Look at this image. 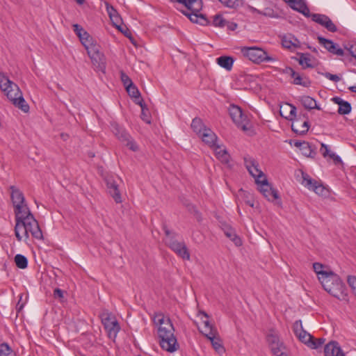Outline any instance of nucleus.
I'll return each instance as SVG.
<instances>
[{
	"instance_id": "1",
	"label": "nucleus",
	"mask_w": 356,
	"mask_h": 356,
	"mask_svg": "<svg viewBox=\"0 0 356 356\" xmlns=\"http://www.w3.org/2000/svg\"><path fill=\"white\" fill-rule=\"evenodd\" d=\"M153 321L158 327L161 347L170 353L176 351L179 346L175 336V328L170 318L161 312H158L154 314Z\"/></svg>"
},
{
	"instance_id": "2",
	"label": "nucleus",
	"mask_w": 356,
	"mask_h": 356,
	"mask_svg": "<svg viewBox=\"0 0 356 356\" xmlns=\"http://www.w3.org/2000/svg\"><path fill=\"white\" fill-rule=\"evenodd\" d=\"M25 213H22L19 216L15 217L19 221L22 229L24 231L25 237L29 238V233H31L33 237L37 239L42 238V233L40 228L38 221L34 218L33 215L29 211H25Z\"/></svg>"
},
{
	"instance_id": "3",
	"label": "nucleus",
	"mask_w": 356,
	"mask_h": 356,
	"mask_svg": "<svg viewBox=\"0 0 356 356\" xmlns=\"http://www.w3.org/2000/svg\"><path fill=\"white\" fill-rule=\"evenodd\" d=\"M323 289L334 297L341 299L346 294L345 286L339 276L334 272H330L323 280L320 282Z\"/></svg>"
},
{
	"instance_id": "4",
	"label": "nucleus",
	"mask_w": 356,
	"mask_h": 356,
	"mask_svg": "<svg viewBox=\"0 0 356 356\" xmlns=\"http://www.w3.org/2000/svg\"><path fill=\"white\" fill-rule=\"evenodd\" d=\"M287 106L290 107V111L289 115L285 116V118L292 121V131L300 135L307 134L309 129L307 114H303L302 118L301 115L296 117V107L290 104H288Z\"/></svg>"
},
{
	"instance_id": "5",
	"label": "nucleus",
	"mask_w": 356,
	"mask_h": 356,
	"mask_svg": "<svg viewBox=\"0 0 356 356\" xmlns=\"http://www.w3.org/2000/svg\"><path fill=\"white\" fill-rule=\"evenodd\" d=\"M163 229L166 236L165 243L167 245L183 259L189 260L190 253L185 243L177 241L175 239L176 233L171 232L166 226H163Z\"/></svg>"
},
{
	"instance_id": "6",
	"label": "nucleus",
	"mask_w": 356,
	"mask_h": 356,
	"mask_svg": "<svg viewBox=\"0 0 356 356\" xmlns=\"http://www.w3.org/2000/svg\"><path fill=\"white\" fill-rule=\"evenodd\" d=\"M241 53L244 57L255 63L274 62L275 58L268 55L267 52L261 48L257 47H243Z\"/></svg>"
},
{
	"instance_id": "7",
	"label": "nucleus",
	"mask_w": 356,
	"mask_h": 356,
	"mask_svg": "<svg viewBox=\"0 0 356 356\" xmlns=\"http://www.w3.org/2000/svg\"><path fill=\"white\" fill-rule=\"evenodd\" d=\"M292 9L302 13L305 17H311L314 22H332L331 19L325 15L312 14L310 15L309 9L307 6L305 0H283Z\"/></svg>"
},
{
	"instance_id": "8",
	"label": "nucleus",
	"mask_w": 356,
	"mask_h": 356,
	"mask_svg": "<svg viewBox=\"0 0 356 356\" xmlns=\"http://www.w3.org/2000/svg\"><path fill=\"white\" fill-rule=\"evenodd\" d=\"M102 323L107 332L108 337L111 339H115L120 330L118 321L111 314L104 312L100 314Z\"/></svg>"
},
{
	"instance_id": "9",
	"label": "nucleus",
	"mask_w": 356,
	"mask_h": 356,
	"mask_svg": "<svg viewBox=\"0 0 356 356\" xmlns=\"http://www.w3.org/2000/svg\"><path fill=\"white\" fill-rule=\"evenodd\" d=\"M0 88L12 103L13 99L22 94L18 86L2 73H0Z\"/></svg>"
},
{
	"instance_id": "10",
	"label": "nucleus",
	"mask_w": 356,
	"mask_h": 356,
	"mask_svg": "<svg viewBox=\"0 0 356 356\" xmlns=\"http://www.w3.org/2000/svg\"><path fill=\"white\" fill-rule=\"evenodd\" d=\"M11 191V200L15 208V217L22 213H25V211H29V207L24 203L25 199L23 193L15 186L10 187Z\"/></svg>"
},
{
	"instance_id": "11",
	"label": "nucleus",
	"mask_w": 356,
	"mask_h": 356,
	"mask_svg": "<svg viewBox=\"0 0 356 356\" xmlns=\"http://www.w3.org/2000/svg\"><path fill=\"white\" fill-rule=\"evenodd\" d=\"M229 113L233 122L238 128H241L243 131L249 129L250 122L248 116L243 113L239 106L234 104L230 105Z\"/></svg>"
},
{
	"instance_id": "12",
	"label": "nucleus",
	"mask_w": 356,
	"mask_h": 356,
	"mask_svg": "<svg viewBox=\"0 0 356 356\" xmlns=\"http://www.w3.org/2000/svg\"><path fill=\"white\" fill-rule=\"evenodd\" d=\"M112 131L116 137L123 143H124L130 149L136 152L138 149L136 143L132 140L131 136L125 131L124 128L117 123L111 124Z\"/></svg>"
},
{
	"instance_id": "13",
	"label": "nucleus",
	"mask_w": 356,
	"mask_h": 356,
	"mask_svg": "<svg viewBox=\"0 0 356 356\" xmlns=\"http://www.w3.org/2000/svg\"><path fill=\"white\" fill-rule=\"evenodd\" d=\"M87 51L88 55L95 65H100L104 62V56L100 51V46L94 40L83 45Z\"/></svg>"
},
{
	"instance_id": "14",
	"label": "nucleus",
	"mask_w": 356,
	"mask_h": 356,
	"mask_svg": "<svg viewBox=\"0 0 356 356\" xmlns=\"http://www.w3.org/2000/svg\"><path fill=\"white\" fill-rule=\"evenodd\" d=\"M244 164L251 176L255 179L256 183H259L264 178H266L264 173L259 169L258 162L252 157L245 156Z\"/></svg>"
},
{
	"instance_id": "15",
	"label": "nucleus",
	"mask_w": 356,
	"mask_h": 356,
	"mask_svg": "<svg viewBox=\"0 0 356 356\" xmlns=\"http://www.w3.org/2000/svg\"><path fill=\"white\" fill-rule=\"evenodd\" d=\"M302 184L309 190H312L316 194L321 196H325L327 193L326 188L322 184L315 179H312L307 174L302 172Z\"/></svg>"
},
{
	"instance_id": "16",
	"label": "nucleus",
	"mask_w": 356,
	"mask_h": 356,
	"mask_svg": "<svg viewBox=\"0 0 356 356\" xmlns=\"http://www.w3.org/2000/svg\"><path fill=\"white\" fill-rule=\"evenodd\" d=\"M256 184L258 185L259 191L268 200L273 202L279 198L277 190L271 186L266 178Z\"/></svg>"
},
{
	"instance_id": "17",
	"label": "nucleus",
	"mask_w": 356,
	"mask_h": 356,
	"mask_svg": "<svg viewBox=\"0 0 356 356\" xmlns=\"http://www.w3.org/2000/svg\"><path fill=\"white\" fill-rule=\"evenodd\" d=\"M285 72L290 75V76L293 79V83L295 85L302 86L306 88H308L311 86V81L307 76H302L299 73L296 72L291 67H286L285 70Z\"/></svg>"
},
{
	"instance_id": "18",
	"label": "nucleus",
	"mask_w": 356,
	"mask_h": 356,
	"mask_svg": "<svg viewBox=\"0 0 356 356\" xmlns=\"http://www.w3.org/2000/svg\"><path fill=\"white\" fill-rule=\"evenodd\" d=\"M109 194L113 197L116 203L122 202V197L118 185L113 177H108L105 179Z\"/></svg>"
},
{
	"instance_id": "19",
	"label": "nucleus",
	"mask_w": 356,
	"mask_h": 356,
	"mask_svg": "<svg viewBox=\"0 0 356 356\" xmlns=\"http://www.w3.org/2000/svg\"><path fill=\"white\" fill-rule=\"evenodd\" d=\"M319 43L323 45L329 52L337 55L343 56V50L338 44L334 43L332 40L325 39L321 36L318 37Z\"/></svg>"
},
{
	"instance_id": "20",
	"label": "nucleus",
	"mask_w": 356,
	"mask_h": 356,
	"mask_svg": "<svg viewBox=\"0 0 356 356\" xmlns=\"http://www.w3.org/2000/svg\"><path fill=\"white\" fill-rule=\"evenodd\" d=\"M73 31L79 38L83 46L94 40L93 38L81 26L80 24H74Z\"/></svg>"
},
{
	"instance_id": "21",
	"label": "nucleus",
	"mask_w": 356,
	"mask_h": 356,
	"mask_svg": "<svg viewBox=\"0 0 356 356\" xmlns=\"http://www.w3.org/2000/svg\"><path fill=\"white\" fill-rule=\"evenodd\" d=\"M324 354L325 356H345L339 343L334 341L325 345Z\"/></svg>"
},
{
	"instance_id": "22",
	"label": "nucleus",
	"mask_w": 356,
	"mask_h": 356,
	"mask_svg": "<svg viewBox=\"0 0 356 356\" xmlns=\"http://www.w3.org/2000/svg\"><path fill=\"white\" fill-rule=\"evenodd\" d=\"M200 315L202 316L201 318L202 327H198L199 331L203 334L205 337L209 334L212 333L213 331H217V329L210 324L209 321V316L204 312H200Z\"/></svg>"
},
{
	"instance_id": "23",
	"label": "nucleus",
	"mask_w": 356,
	"mask_h": 356,
	"mask_svg": "<svg viewBox=\"0 0 356 356\" xmlns=\"http://www.w3.org/2000/svg\"><path fill=\"white\" fill-rule=\"evenodd\" d=\"M206 337L211 341L213 348L216 352L218 353L225 352V348L218 331H213L212 333L209 334Z\"/></svg>"
},
{
	"instance_id": "24",
	"label": "nucleus",
	"mask_w": 356,
	"mask_h": 356,
	"mask_svg": "<svg viewBox=\"0 0 356 356\" xmlns=\"http://www.w3.org/2000/svg\"><path fill=\"white\" fill-rule=\"evenodd\" d=\"M225 236L229 238L236 246L242 245L241 238L236 234L235 230L227 224H222V227Z\"/></svg>"
},
{
	"instance_id": "25",
	"label": "nucleus",
	"mask_w": 356,
	"mask_h": 356,
	"mask_svg": "<svg viewBox=\"0 0 356 356\" xmlns=\"http://www.w3.org/2000/svg\"><path fill=\"white\" fill-rule=\"evenodd\" d=\"M200 136H201L202 140L209 146L215 147L216 145V142L217 136L210 129H204Z\"/></svg>"
},
{
	"instance_id": "26",
	"label": "nucleus",
	"mask_w": 356,
	"mask_h": 356,
	"mask_svg": "<svg viewBox=\"0 0 356 356\" xmlns=\"http://www.w3.org/2000/svg\"><path fill=\"white\" fill-rule=\"evenodd\" d=\"M297 56H298L297 60L303 69L314 67L312 56L309 54L298 53Z\"/></svg>"
},
{
	"instance_id": "27",
	"label": "nucleus",
	"mask_w": 356,
	"mask_h": 356,
	"mask_svg": "<svg viewBox=\"0 0 356 356\" xmlns=\"http://www.w3.org/2000/svg\"><path fill=\"white\" fill-rule=\"evenodd\" d=\"M300 101L302 103V106L306 109H308V110H312V109H314V108L317 109V110L321 109V108L316 104V100L309 96L304 95L300 98Z\"/></svg>"
},
{
	"instance_id": "28",
	"label": "nucleus",
	"mask_w": 356,
	"mask_h": 356,
	"mask_svg": "<svg viewBox=\"0 0 356 356\" xmlns=\"http://www.w3.org/2000/svg\"><path fill=\"white\" fill-rule=\"evenodd\" d=\"M234 60L232 56H222L216 59V63L221 67L225 68L227 71H230L232 68Z\"/></svg>"
},
{
	"instance_id": "29",
	"label": "nucleus",
	"mask_w": 356,
	"mask_h": 356,
	"mask_svg": "<svg viewBox=\"0 0 356 356\" xmlns=\"http://www.w3.org/2000/svg\"><path fill=\"white\" fill-rule=\"evenodd\" d=\"M213 147L217 158L222 163H228L229 161V154H228L227 150L225 149H221L220 147L217 145Z\"/></svg>"
},
{
	"instance_id": "30",
	"label": "nucleus",
	"mask_w": 356,
	"mask_h": 356,
	"mask_svg": "<svg viewBox=\"0 0 356 356\" xmlns=\"http://www.w3.org/2000/svg\"><path fill=\"white\" fill-rule=\"evenodd\" d=\"M313 268L315 273L318 275V279L321 282L323 280L324 278L332 272L331 270H324V266L320 263H314Z\"/></svg>"
},
{
	"instance_id": "31",
	"label": "nucleus",
	"mask_w": 356,
	"mask_h": 356,
	"mask_svg": "<svg viewBox=\"0 0 356 356\" xmlns=\"http://www.w3.org/2000/svg\"><path fill=\"white\" fill-rule=\"evenodd\" d=\"M13 105L22 110L24 113H28L29 111V106L23 97L22 94L17 96V98L13 99Z\"/></svg>"
},
{
	"instance_id": "32",
	"label": "nucleus",
	"mask_w": 356,
	"mask_h": 356,
	"mask_svg": "<svg viewBox=\"0 0 356 356\" xmlns=\"http://www.w3.org/2000/svg\"><path fill=\"white\" fill-rule=\"evenodd\" d=\"M106 10L111 22H119L120 21H122L117 10L112 6L106 3Z\"/></svg>"
},
{
	"instance_id": "33",
	"label": "nucleus",
	"mask_w": 356,
	"mask_h": 356,
	"mask_svg": "<svg viewBox=\"0 0 356 356\" xmlns=\"http://www.w3.org/2000/svg\"><path fill=\"white\" fill-rule=\"evenodd\" d=\"M191 128L199 136L202 134L204 129H206L200 118H195L191 123Z\"/></svg>"
},
{
	"instance_id": "34",
	"label": "nucleus",
	"mask_w": 356,
	"mask_h": 356,
	"mask_svg": "<svg viewBox=\"0 0 356 356\" xmlns=\"http://www.w3.org/2000/svg\"><path fill=\"white\" fill-rule=\"evenodd\" d=\"M112 25L115 26L118 30H119L122 33H123L126 37L129 38L131 42L134 44L131 32L127 28L126 24H112Z\"/></svg>"
},
{
	"instance_id": "35",
	"label": "nucleus",
	"mask_w": 356,
	"mask_h": 356,
	"mask_svg": "<svg viewBox=\"0 0 356 356\" xmlns=\"http://www.w3.org/2000/svg\"><path fill=\"white\" fill-rule=\"evenodd\" d=\"M14 260L17 268L21 269H25L27 268L28 259L25 256L17 254L15 255Z\"/></svg>"
},
{
	"instance_id": "36",
	"label": "nucleus",
	"mask_w": 356,
	"mask_h": 356,
	"mask_svg": "<svg viewBox=\"0 0 356 356\" xmlns=\"http://www.w3.org/2000/svg\"><path fill=\"white\" fill-rule=\"evenodd\" d=\"M278 346H270V349L272 353L275 356H288V355L284 352L285 346L282 342H280Z\"/></svg>"
},
{
	"instance_id": "37",
	"label": "nucleus",
	"mask_w": 356,
	"mask_h": 356,
	"mask_svg": "<svg viewBox=\"0 0 356 356\" xmlns=\"http://www.w3.org/2000/svg\"><path fill=\"white\" fill-rule=\"evenodd\" d=\"M296 337L302 343H304L307 346H309L313 339V337L306 330L302 331Z\"/></svg>"
},
{
	"instance_id": "38",
	"label": "nucleus",
	"mask_w": 356,
	"mask_h": 356,
	"mask_svg": "<svg viewBox=\"0 0 356 356\" xmlns=\"http://www.w3.org/2000/svg\"><path fill=\"white\" fill-rule=\"evenodd\" d=\"M303 155L307 157H314L315 155L314 151L312 149L309 143L302 141V146L300 149Z\"/></svg>"
},
{
	"instance_id": "39",
	"label": "nucleus",
	"mask_w": 356,
	"mask_h": 356,
	"mask_svg": "<svg viewBox=\"0 0 356 356\" xmlns=\"http://www.w3.org/2000/svg\"><path fill=\"white\" fill-rule=\"evenodd\" d=\"M125 88L130 97L135 99H139L140 93L137 87L135 85H134V83L131 85H127Z\"/></svg>"
},
{
	"instance_id": "40",
	"label": "nucleus",
	"mask_w": 356,
	"mask_h": 356,
	"mask_svg": "<svg viewBox=\"0 0 356 356\" xmlns=\"http://www.w3.org/2000/svg\"><path fill=\"white\" fill-rule=\"evenodd\" d=\"M351 105L349 102L343 101L339 106L338 113L341 115H346L350 113Z\"/></svg>"
},
{
	"instance_id": "41",
	"label": "nucleus",
	"mask_w": 356,
	"mask_h": 356,
	"mask_svg": "<svg viewBox=\"0 0 356 356\" xmlns=\"http://www.w3.org/2000/svg\"><path fill=\"white\" fill-rule=\"evenodd\" d=\"M13 353V351L8 343L0 344V356H11Z\"/></svg>"
},
{
	"instance_id": "42",
	"label": "nucleus",
	"mask_w": 356,
	"mask_h": 356,
	"mask_svg": "<svg viewBox=\"0 0 356 356\" xmlns=\"http://www.w3.org/2000/svg\"><path fill=\"white\" fill-rule=\"evenodd\" d=\"M266 339L270 347L275 345L278 346L277 344H280V342L278 336L273 333L268 334L267 335Z\"/></svg>"
},
{
	"instance_id": "43",
	"label": "nucleus",
	"mask_w": 356,
	"mask_h": 356,
	"mask_svg": "<svg viewBox=\"0 0 356 356\" xmlns=\"http://www.w3.org/2000/svg\"><path fill=\"white\" fill-rule=\"evenodd\" d=\"M222 3L230 8H237L243 5V0H219Z\"/></svg>"
},
{
	"instance_id": "44",
	"label": "nucleus",
	"mask_w": 356,
	"mask_h": 356,
	"mask_svg": "<svg viewBox=\"0 0 356 356\" xmlns=\"http://www.w3.org/2000/svg\"><path fill=\"white\" fill-rule=\"evenodd\" d=\"M325 342V339L323 338L314 339L313 337L312 342L309 345V347L313 349H316L321 347Z\"/></svg>"
},
{
	"instance_id": "45",
	"label": "nucleus",
	"mask_w": 356,
	"mask_h": 356,
	"mask_svg": "<svg viewBox=\"0 0 356 356\" xmlns=\"http://www.w3.org/2000/svg\"><path fill=\"white\" fill-rule=\"evenodd\" d=\"M293 330L295 335H298L302 331H304L301 320L296 321L293 325Z\"/></svg>"
},
{
	"instance_id": "46",
	"label": "nucleus",
	"mask_w": 356,
	"mask_h": 356,
	"mask_svg": "<svg viewBox=\"0 0 356 356\" xmlns=\"http://www.w3.org/2000/svg\"><path fill=\"white\" fill-rule=\"evenodd\" d=\"M282 44L284 48L291 49V47H296L295 43L292 41H289V38L287 35H284L282 38Z\"/></svg>"
},
{
	"instance_id": "47",
	"label": "nucleus",
	"mask_w": 356,
	"mask_h": 356,
	"mask_svg": "<svg viewBox=\"0 0 356 356\" xmlns=\"http://www.w3.org/2000/svg\"><path fill=\"white\" fill-rule=\"evenodd\" d=\"M347 281L353 293L356 296V277L350 275L348 277Z\"/></svg>"
},
{
	"instance_id": "48",
	"label": "nucleus",
	"mask_w": 356,
	"mask_h": 356,
	"mask_svg": "<svg viewBox=\"0 0 356 356\" xmlns=\"http://www.w3.org/2000/svg\"><path fill=\"white\" fill-rule=\"evenodd\" d=\"M141 118L146 123L150 124L151 120H150L149 109L147 108H143L141 110Z\"/></svg>"
},
{
	"instance_id": "49",
	"label": "nucleus",
	"mask_w": 356,
	"mask_h": 356,
	"mask_svg": "<svg viewBox=\"0 0 356 356\" xmlns=\"http://www.w3.org/2000/svg\"><path fill=\"white\" fill-rule=\"evenodd\" d=\"M345 48L349 51L350 54L356 59V43L348 44L346 45Z\"/></svg>"
},
{
	"instance_id": "50",
	"label": "nucleus",
	"mask_w": 356,
	"mask_h": 356,
	"mask_svg": "<svg viewBox=\"0 0 356 356\" xmlns=\"http://www.w3.org/2000/svg\"><path fill=\"white\" fill-rule=\"evenodd\" d=\"M345 48L349 51L350 54L356 59V43L348 44L346 45Z\"/></svg>"
},
{
	"instance_id": "51",
	"label": "nucleus",
	"mask_w": 356,
	"mask_h": 356,
	"mask_svg": "<svg viewBox=\"0 0 356 356\" xmlns=\"http://www.w3.org/2000/svg\"><path fill=\"white\" fill-rule=\"evenodd\" d=\"M120 77L121 81L123 83L125 88L127 87V85H131L133 83L131 79L124 72H121Z\"/></svg>"
},
{
	"instance_id": "52",
	"label": "nucleus",
	"mask_w": 356,
	"mask_h": 356,
	"mask_svg": "<svg viewBox=\"0 0 356 356\" xmlns=\"http://www.w3.org/2000/svg\"><path fill=\"white\" fill-rule=\"evenodd\" d=\"M216 27L223 28L227 24V29L231 31H234L237 29V24H213Z\"/></svg>"
},
{
	"instance_id": "53",
	"label": "nucleus",
	"mask_w": 356,
	"mask_h": 356,
	"mask_svg": "<svg viewBox=\"0 0 356 356\" xmlns=\"http://www.w3.org/2000/svg\"><path fill=\"white\" fill-rule=\"evenodd\" d=\"M322 75L326 77L327 79H330V81L338 82L340 81V77L337 74H332L330 72H325L322 73Z\"/></svg>"
},
{
	"instance_id": "54",
	"label": "nucleus",
	"mask_w": 356,
	"mask_h": 356,
	"mask_svg": "<svg viewBox=\"0 0 356 356\" xmlns=\"http://www.w3.org/2000/svg\"><path fill=\"white\" fill-rule=\"evenodd\" d=\"M20 229H22V227H21L19 221H17L16 220V225H15V232L16 238H17L18 241H21L22 240V236L19 234V230Z\"/></svg>"
},
{
	"instance_id": "55",
	"label": "nucleus",
	"mask_w": 356,
	"mask_h": 356,
	"mask_svg": "<svg viewBox=\"0 0 356 356\" xmlns=\"http://www.w3.org/2000/svg\"><path fill=\"white\" fill-rule=\"evenodd\" d=\"M213 22H227L220 13H217L212 17Z\"/></svg>"
},
{
	"instance_id": "56",
	"label": "nucleus",
	"mask_w": 356,
	"mask_h": 356,
	"mask_svg": "<svg viewBox=\"0 0 356 356\" xmlns=\"http://www.w3.org/2000/svg\"><path fill=\"white\" fill-rule=\"evenodd\" d=\"M321 151L322 154H323V156L324 157H326V156H329V154H331V153H330V150H329L328 146L326 145L324 143L321 144Z\"/></svg>"
},
{
	"instance_id": "57",
	"label": "nucleus",
	"mask_w": 356,
	"mask_h": 356,
	"mask_svg": "<svg viewBox=\"0 0 356 356\" xmlns=\"http://www.w3.org/2000/svg\"><path fill=\"white\" fill-rule=\"evenodd\" d=\"M63 294H64V292L63 290H61L58 288H56L54 289V296L56 298H60V299L63 298V297H64Z\"/></svg>"
},
{
	"instance_id": "58",
	"label": "nucleus",
	"mask_w": 356,
	"mask_h": 356,
	"mask_svg": "<svg viewBox=\"0 0 356 356\" xmlns=\"http://www.w3.org/2000/svg\"><path fill=\"white\" fill-rule=\"evenodd\" d=\"M322 25H324L325 27L331 32H335L337 31V26L335 24H321Z\"/></svg>"
},
{
	"instance_id": "59",
	"label": "nucleus",
	"mask_w": 356,
	"mask_h": 356,
	"mask_svg": "<svg viewBox=\"0 0 356 356\" xmlns=\"http://www.w3.org/2000/svg\"><path fill=\"white\" fill-rule=\"evenodd\" d=\"M329 156L333 159V161L337 163H341L342 161L340 158L339 156L338 155H336L334 153H331L330 154H329Z\"/></svg>"
},
{
	"instance_id": "60",
	"label": "nucleus",
	"mask_w": 356,
	"mask_h": 356,
	"mask_svg": "<svg viewBox=\"0 0 356 356\" xmlns=\"http://www.w3.org/2000/svg\"><path fill=\"white\" fill-rule=\"evenodd\" d=\"M135 102L136 104H138L140 106L141 110L147 108L146 104L144 103L143 99L140 98V97H139V99H136Z\"/></svg>"
},
{
	"instance_id": "61",
	"label": "nucleus",
	"mask_w": 356,
	"mask_h": 356,
	"mask_svg": "<svg viewBox=\"0 0 356 356\" xmlns=\"http://www.w3.org/2000/svg\"><path fill=\"white\" fill-rule=\"evenodd\" d=\"M287 37L289 38V41H292V42H293V43H295V46L296 47L299 46L300 42L296 38H295L294 36H293L291 35H288Z\"/></svg>"
},
{
	"instance_id": "62",
	"label": "nucleus",
	"mask_w": 356,
	"mask_h": 356,
	"mask_svg": "<svg viewBox=\"0 0 356 356\" xmlns=\"http://www.w3.org/2000/svg\"><path fill=\"white\" fill-rule=\"evenodd\" d=\"M332 101L334 102H335L336 104H339V106L340 105L341 103H342L343 102V99H341L340 97H334L332 99Z\"/></svg>"
},
{
	"instance_id": "63",
	"label": "nucleus",
	"mask_w": 356,
	"mask_h": 356,
	"mask_svg": "<svg viewBox=\"0 0 356 356\" xmlns=\"http://www.w3.org/2000/svg\"><path fill=\"white\" fill-rule=\"evenodd\" d=\"M294 145L296 147H299L300 149L302 146V142H301V141H296V142H295Z\"/></svg>"
},
{
	"instance_id": "64",
	"label": "nucleus",
	"mask_w": 356,
	"mask_h": 356,
	"mask_svg": "<svg viewBox=\"0 0 356 356\" xmlns=\"http://www.w3.org/2000/svg\"><path fill=\"white\" fill-rule=\"evenodd\" d=\"M351 92L356 93V86H353L348 88Z\"/></svg>"
}]
</instances>
